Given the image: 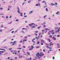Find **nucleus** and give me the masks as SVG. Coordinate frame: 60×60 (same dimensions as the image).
Returning a JSON list of instances; mask_svg holds the SVG:
<instances>
[{
    "mask_svg": "<svg viewBox=\"0 0 60 60\" xmlns=\"http://www.w3.org/2000/svg\"><path fill=\"white\" fill-rule=\"evenodd\" d=\"M36 56L37 57H39V56H44V54H42V52H41L40 54H39V53L38 52V54H36Z\"/></svg>",
    "mask_w": 60,
    "mask_h": 60,
    "instance_id": "nucleus-1",
    "label": "nucleus"
},
{
    "mask_svg": "<svg viewBox=\"0 0 60 60\" xmlns=\"http://www.w3.org/2000/svg\"><path fill=\"white\" fill-rule=\"evenodd\" d=\"M31 48L29 49V50H31L33 49V48H34V46L33 45H31Z\"/></svg>",
    "mask_w": 60,
    "mask_h": 60,
    "instance_id": "nucleus-2",
    "label": "nucleus"
},
{
    "mask_svg": "<svg viewBox=\"0 0 60 60\" xmlns=\"http://www.w3.org/2000/svg\"><path fill=\"white\" fill-rule=\"evenodd\" d=\"M52 39H53L54 40H56V38H55V37L53 36L52 37Z\"/></svg>",
    "mask_w": 60,
    "mask_h": 60,
    "instance_id": "nucleus-3",
    "label": "nucleus"
},
{
    "mask_svg": "<svg viewBox=\"0 0 60 60\" xmlns=\"http://www.w3.org/2000/svg\"><path fill=\"white\" fill-rule=\"evenodd\" d=\"M33 24L35 25V24H34V23H31V24H29V26H32V25H33Z\"/></svg>",
    "mask_w": 60,
    "mask_h": 60,
    "instance_id": "nucleus-4",
    "label": "nucleus"
},
{
    "mask_svg": "<svg viewBox=\"0 0 60 60\" xmlns=\"http://www.w3.org/2000/svg\"><path fill=\"white\" fill-rule=\"evenodd\" d=\"M59 32H60V30L59 29H58V30L56 31L55 32L56 33H57Z\"/></svg>",
    "mask_w": 60,
    "mask_h": 60,
    "instance_id": "nucleus-5",
    "label": "nucleus"
},
{
    "mask_svg": "<svg viewBox=\"0 0 60 60\" xmlns=\"http://www.w3.org/2000/svg\"><path fill=\"white\" fill-rule=\"evenodd\" d=\"M18 10V13H20V12L19 11V8H17Z\"/></svg>",
    "mask_w": 60,
    "mask_h": 60,
    "instance_id": "nucleus-6",
    "label": "nucleus"
},
{
    "mask_svg": "<svg viewBox=\"0 0 60 60\" xmlns=\"http://www.w3.org/2000/svg\"><path fill=\"white\" fill-rule=\"evenodd\" d=\"M35 27V26H33L31 27L32 28H34Z\"/></svg>",
    "mask_w": 60,
    "mask_h": 60,
    "instance_id": "nucleus-7",
    "label": "nucleus"
},
{
    "mask_svg": "<svg viewBox=\"0 0 60 60\" xmlns=\"http://www.w3.org/2000/svg\"><path fill=\"white\" fill-rule=\"evenodd\" d=\"M51 5H52V6H53V5H55V4H53V3H51Z\"/></svg>",
    "mask_w": 60,
    "mask_h": 60,
    "instance_id": "nucleus-8",
    "label": "nucleus"
},
{
    "mask_svg": "<svg viewBox=\"0 0 60 60\" xmlns=\"http://www.w3.org/2000/svg\"><path fill=\"white\" fill-rule=\"evenodd\" d=\"M47 48H48L49 49H52V48L49 47L48 46H47Z\"/></svg>",
    "mask_w": 60,
    "mask_h": 60,
    "instance_id": "nucleus-9",
    "label": "nucleus"
},
{
    "mask_svg": "<svg viewBox=\"0 0 60 60\" xmlns=\"http://www.w3.org/2000/svg\"><path fill=\"white\" fill-rule=\"evenodd\" d=\"M45 23H46V22H44V23H43L41 24V25H44L45 24Z\"/></svg>",
    "mask_w": 60,
    "mask_h": 60,
    "instance_id": "nucleus-10",
    "label": "nucleus"
},
{
    "mask_svg": "<svg viewBox=\"0 0 60 60\" xmlns=\"http://www.w3.org/2000/svg\"><path fill=\"white\" fill-rule=\"evenodd\" d=\"M40 3H39V4H36V6H40Z\"/></svg>",
    "mask_w": 60,
    "mask_h": 60,
    "instance_id": "nucleus-11",
    "label": "nucleus"
},
{
    "mask_svg": "<svg viewBox=\"0 0 60 60\" xmlns=\"http://www.w3.org/2000/svg\"><path fill=\"white\" fill-rule=\"evenodd\" d=\"M41 42L42 43H44V41L43 40H42L41 41Z\"/></svg>",
    "mask_w": 60,
    "mask_h": 60,
    "instance_id": "nucleus-12",
    "label": "nucleus"
},
{
    "mask_svg": "<svg viewBox=\"0 0 60 60\" xmlns=\"http://www.w3.org/2000/svg\"><path fill=\"white\" fill-rule=\"evenodd\" d=\"M52 42H50V43L49 44V45H50V46H51L52 45Z\"/></svg>",
    "mask_w": 60,
    "mask_h": 60,
    "instance_id": "nucleus-13",
    "label": "nucleus"
},
{
    "mask_svg": "<svg viewBox=\"0 0 60 60\" xmlns=\"http://www.w3.org/2000/svg\"><path fill=\"white\" fill-rule=\"evenodd\" d=\"M49 38H51L52 37V36L51 35H50L49 36Z\"/></svg>",
    "mask_w": 60,
    "mask_h": 60,
    "instance_id": "nucleus-14",
    "label": "nucleus"
},
{
    "mask_svg": "<svg viewBox=\"0 0 60 60\" xmlns=\"http://www.w3.org/2000/svg\"><path fill=\"white\" fill-rule=\"evenodd\" d=\"M48 40L49 42H51V40H50V39L48 38Z\"/></svg>",
    "mask_w": 60,
    "mask_h": 60,
    "instance_id": "nucleus-15",
    "label": "nucleus"
},
{
    "mask_svg": "<svg viewBox=\"0 0 60 60\" xmlns=\"http://www.w3.org/2000/svg\"><path fill=\"white\" fill-rule=\"evenodd\" d=\"M0 50H4V51H5V49H0Z\"/></svg>",
    "mask_w": 60,
    "mask_h": 60,
    "instance_id": "nucleus-16",
    "label": "nucleus"
},
{
    "mask_svg": "<svg viewBox=\"0 0 60 60\" xmlns=\"http://www.w3.org/2000/svg\"><path fill=\"white\" fill-rule=\"evenodd\" d=\"M23 41L24 42V41H27V40H25V39H24L23 40Z\"/></svg>",
    "mask_w": 60,
    "mask_h": 60,
    "instance_id": "nucleus-17",
    "label": "nucleus"
},
{
    "mask_svg": "<svg viewBox=\"0 0 60 60\" xmlns=\"http://www.w3.org/2000/svg\"><path fill=\"white\" fill-rule=\"evenodd\" d=\"M18 49H21L22 48H17Z\"/></svg>",
    "mask_w": 60,
    "mask_h": 60,
    "instance_id": "nucleus-18",
    "label": "nucleus"
},
{
    "mask_svg": "<svg viewBox=\"0 0 60 60\" xmlns=\"http://www.w3.org/2000/svg\"><path fill=\"white\" fill-rule=\"evenodd\" d=\"M27 54H28V55H30V53H29V52H27Z\"/></svg>",
    "mask_w": 60,
    "mask_h": 60,
    "instance_id": "nucleus-19",
    "label": "nucleus"
},
{
    "mask_svg": "<svg viewBox=\"0 0 60 60\" xmlns=\"http://www.w3.org/2000/svg\"><path fill=\"white\" fill-rule=\"evenodd\" d=\"M32 12H33V11H31L29 13V14H31V13H32Z\"/></svg>",
    "mask_w": 60,
    "mask_h": 60,
    "instance_id": "nucleus-20",
    "label": "nucleus"
},
{
    "mask_svg": "<svg viewBox=\"0 0 60 60\" xmlns=\"http://www.w3.org/2000/svg\"><path fill=\"white\" fill-rule=\"evenodd\" d=\"M56 30H57V29H58V27H55L54 28Z\"/></svg>",
    "mask_w": 60,
    "mask_h": 60,
    "instance_id": "nucleus-21",
    "label": "nucleus"
},
{
    "mask_svg": "<svg viewBox=\"0 0 60 60\" xmlns=\"http://www.w3.org/2000/svg\"><path fill=\"white\" fill-rule=\"evenodd\" d=\"M48 34V35H50V32H49Z\"/></svg>",
    "mask_w": 60,
    "mask_h": 60,
    "instance_id": "nucleus-22",
    "label": "nucleus"
},
{
    "mask_svg": "<svg viewBox=\"0 0 60 60\" xmlns=\"http://www.w3.org/2000/svg\"><path fill=\"white\" fill-rule=\"evenodd\" d=\"M20 16H23V15H22V13H20Z\"/></svg>",
    "mask_w": 60,
    "mask_h": 60,
    "instance_id": "nucleus-23",
    "label": "nucleus"
},
{
    "mask_svg": "<svg viewBox=\"0 0 60 60\" xmlns=\"http://www.w3.org/2000/svg\"><path fill=\"white\" fill-rule=\"evenodd\" d=\"M45 30H49V29L48 28H46L45 29Z\"/></svg>",
    "mask_w": 60,
    "mask_h": 60,
    "instance_id": "nucleus-24",
    "label": "nucleus"
},
{
    "mask_svg": "<svg viewBox=\"0 0 60 60\" xmlns=\"http://www.w3.org/2000/svg\"><path fill=\"white\" fill-rule=\"evenodd\" d=\"M54 30H51L50 31V32H54Z\"/></svg>",
    "mask_w": 60,
    "mask_h": 60,
    "instance_id": "nucleus-25",
    "label": "nucleus"
},
{
    "mask_svg": "<svg viewBox=\"0 0 60 60\" xmlns=\"http://www.w3.org/2000/svg\"><path fill=\"white\" fill-rule=\"evenodd\" d=\"M40 48V47L39 46H37L36 47L37 49H38V48Z\"/></svg>",
    "mask_w": 60,
    "mask_h": 60,
    "instance_id": "nucleus-26",
    "label": "nucleus"
},
{
    "mask_svg": "<svg viewBox=\"0 0 60 60\" xmlns=\"http://www.w3.org/2000/svg\"><path fill=\"white\" fill-rule=\"evenodd\" d=\"M31 59H32V58H31V57H30V59H28V60H31Z\"/></svg>",
    "mask_w": 60,
    "mask_h": 60,
    "instance_id": "nucleus-27",
    "label": "nucleus"
},
{
    "mask_svg": "<svg viewBox=\"0 0 60 60\" xmlns=\"http://www.w3.org/2000/svg\"><path fill=\"white\" fill-rule=\"evenodd\" d=\"M35 32L36 33H38V31H35Z\"/></svg>",
    "mask_w": 60,
    "mask_h": 60,
    "instance_id": "nucleus-28",
    "label": "nucleus"
},
{
    "mask_svg": "<svg viewBox=\"0 0 60 60\" xmlns=\"http://www.w3.org/2000/svg\"><path fill=\"white\" fill-rule=\"evenodd\" d=\"M15 45V44L14 43H13L12 44V46H13V45Z\"/></svg>",
    "mask_w": 60,
    "mask_h": 60,
    "instance_id": "nucleus-29",
    "label": "nucleus"
},
{
    "mask_svg": "<svg viewBox=\"0 0 60 60\" xmlns=\"http://www.w3.org/2000/svg\"><path fill=\"white\" fill-rule=\"evenodd\" d=\"M58 13H59V11H58V12H57L56 13V14H58Z\"/></svg>",
    "mask_w": 60,
    "mask_h": 60,
    "instance_id": "nucleus-30",
    "label": "nucleus"
},
{
    "mask_svg": "<svg viewBox=\"0 0 60 60\" xmlns=\"http://www.w3.org/2000/svg\"><path fill=\"white\" fill-rule=\"evenodd\" d=\"M42 3H45V1L44 0L42 2Z\"/></svg>",
    "mask_w": 60,
    "mask_h": 60,
    "instance_id": "nucleus-31",
    "label": "nucleus"
},
{
    "mask_svg": "<svg viewBox=\"0 0 60 60\" xmlns=\"http://www.w3.org/2000/svg\"><path fill=\"white\" fill-rule=\"evenodd\" d=\"M57 46H60V45H59V44L58 43H57Z\"/></svg>",
    "mask_w": 60,
    "mask_h": 60,
    "instance_id": "nucleus-32",
    "label": "nucleus"
},
{
    "mask_svg": "<svg viewBox=\"0 0 60 60\" xmlns=\"http://www.w3.org/2000/svg\"><path fill=\"white\" fill-rule=\"evenodd\" d=\"M3 9V8H0V9L2 10Z\"/></svg>",
    "mask_w": 60,
    "mask_h": 60,
    "instance_id": "nucleus-33",
    "label": "nucleus"
},
{
    "mask_svg": "<svg viewBox=\"0 0 60 60\" xmlns=\"http://www.w3.org/2000/svg\"><path fill=\"white\" fill-rule=\"evenodd\" d=\"M21 32L22 33H24V31H23V30L21 31Z\"/></svg>",
    "mask_w": 60,
    "mask_h": 60,
    "instance_id": "nucleus-34",
    "label": "nucleus"
},
{
    "mask_svg": "<svg viewBox=\"0 0 60 60\" xmlns=\"http://www.w3.org/2000/svg\"><path fill=\"white\" fill-rule=\"evenodd\" d=\"M46 11H48V9H47V8H46Z\"/></svg>",
    "mask_w": 60,
    "mask_h": 60,
    "instance_id": "nucleus-35",
    "label": "nucleus"
},
{
    "mask_svg": "<svg viewBox=\"0 0 60 60\" xmlns=\"http://www.w3.org/2000/svg\"><path fill=\"white\" fill-rule=\"evenodd\" d=\"M22 57V56H19V58H21V57Z\"/></svg>",
    "mask_w": 60,
    "mask_h": 60,
    "instance_id": "nucleus-36",
    "label": "nucleus"
},
{
    "mask_svg": "<svg viewBox=\"0 0 60 60\" xmlns=\"http://www.w3.org/2000/svg\"><path fill=\"white\" fill-rule=\"evenodd\" d=\"M12 49V48H11L9 49V50H11V49Z\"/></svg>",
    "mask_w": 60,
    "mask_h": 60,
    "instance_id": "nucleus-37",
    "label": "nucleus"
},
{
    "mask_svg": "<svg viewBox=\"0 0 60 60\" xmlns=\"http://www.w3.org/2000/svg\"><path fill=\"white\" fill-rule=\"evenodd\" d=\"M3 25H1V28H2V27H3Z\"/></svg>",
    "mask_w": 60,
    "mask_h": 60,
    "instance_id": "nucleus-38",
    "label": "nucleus"
},
{
    "mask_svg": "<svg viewBox=\"0 0 60 60\" xmlns=\"http://www.w3.org/2000/svg\"><path fill=\"white\" fill-rule=\"evenodd\" d=\"M0 52H1V53H4V51H0Z\"/></svg>",
    "mask_w": 60,
    "mask_h": 60,
    "instance_id": "nucleus-39",
    "label": "nucleus"
},
{
    "mask_svg": "<svg viewBox=\"0 0 60 60\" xmlns=\"http://www.w3.org/2000/svg\"><path fill=\"white\" fill-rule=\"evenodd\" d=\"M13 43H14L15 44V43H16V41H14Z\"/></svg>",
    "mask_w": 60,
    "mask_h": 60,
    "instance_id": "nucleus-40",
    "label": "nucleus"
},
{
    "mask_svg": "<svg viewBox=\"0 0 60 60\" xmlns=\"http://www.w3.org/2000/svg\"><path fill=\"white\" fill-rule=\"evenodd\" d=\"M47 15H45V16H44V18H45V17H47Z\"/></svg>",
    "mask_w": 60,
    "mask_h": 60,
    "instance_id": "nucleus-41",
    "label": "nucleus"
},
{
    "mask_svg": "<svg viewBox=\"0 0 60 60\" xmlns=\"http://www.w3.org/2000/svg\"><path fill=\"white\" fill-rule=\"evenodd\" d=\"M41 27V26H40L39 27H38V29H39V28H40V27Z\"/></svg>",
    "mask_w": 60,
    "mask_h": 60,
    "instance_id": "nucleus-42",
    "label": "nucleus"
},
{
    "mask_svg": "<svg viewBox=\"0 0 60 60\" xmlns=\"http://www.w3.org/2000/svg\"><path fill=\"white\" fill-rule=\"evenodd\" d=\"M25 29L26 30V29H25V28H23L22 29V30H23V29Z\"/></svg>",
    "mask_w": 60,
    "mask_h": 60,
    "instance_id": "nucleus-43",
    "label": "nucleus"
},
{
    "mask_svg": "<svg viewBox=\"0 0 60 60\" xmlns=\"http://www.w3.org/2000/svg\"><path fill=\"white\" fill-rule=\"evenodd\" d=\"M53 59H55V57L54 56L53 57Z\"/></svg>",
    "mask_w": 60,
    "mask_h": 60,
    "instance_id": "nucleus-44",
    "label": "nucleus"
},
{
    "mask_svg": "<svg viewBox=\"0 0 60 60\" xmlns=\"http://www.w3.org/2000/svg\"><path fill=\"white\" fill-rule=\"evenodd\" d=\"M43 43H41V45H43Z\"/></svg>",
    "mask_w": 60,
    "mask_h": 60,
    "instance_id": "nucleus-45",
    "label": "nucleus"
},
{
    "mask_svg": "<svg viewBox=\"0 0 60 60\" xmlns=\"http://www.w3.org/2000/svg\"><path fill=\"white\" fill-rule=\"evenodd\" d=\"M55 4H56V5H57V3H55Z\"/></svg>",
    "mask_w": 60,
    "mask_h": 60,
    "instance_id": "nucleus-46",
    "label": "nucleus"
},
{
    "mask_svg": "<svg viewBox=\"0 0 60 60\" xmlns=\"http://www.w3.org/2000/svg\"><path fill=\"white\" fill-rule=\"evenodd\" d=\"M16 21H19V19H17V20H16Z\"/></svg>",
    "mask_w": 60,
    "mask_h": 60,
    "instance_id": "nucleus-47",
    "label": "nucleus"
},
{
    "mask_svg": "<svg viewBox=\"0 0 60 60\" xmlns=\"http://www.w3.org/2000/svg\"><path fill=\"white\" fill-rule=\"evenodd\" d=\"M20 46H21V44H20L19 46V47H20Z\"/></svg>",
    "mask_w": 60,
    "mask_h": 60,
    "instance_id": "nucleus-48",
    "label": "nucleus"
},
{
    "mask_svg": "<svg viewBox=\"0 0 60 60\" xmlns=\"http://www.w3.org/2000/svg\"><path fill=\"white\" fill-rule=\"evenodd\" d=\"M57 37H59V35H58L57 36Z\"/></svg>",
    "mask_w": 60,
    "mask_h": 60,
    "instance_id": "nucleus-49",
    "label": "nucleus"
},
{
    "mask_svg": "<svg viewBox=\"0 0 60 60\" xmlns=\"http://www.w3.org/2000/svg\"><path fill=\"white\" fill-rule=\"evenodd\" d=\"M43 51L44 52H45V50L44 49L43 50Z\"/></svg>",
    "mask_w": 60,
    "mask_h": 60,
    "instance_id": "nucleus-50",
    "label": "nucleus"
},
{
    "mask_svg": "<svg viewBox=\"0 0 60 60\" xmlns=\"http://www.w3.org/2000/svg\"><path fill=\"white\" fill-rule=\"evenodd\" d=\"M52 34H55V33H54V32H52Z\"/></svg>",
    "mask_w": 60,
    "mask_h": 60,
    "instance_id": "nucleus-51",
    "label": "nucleus"
},
{
    "mask_svg": "<svg viewBox=\"0 0 60 60\" xmlns=\"http://www.w3.org/2000/svg\"><path fill=\"white\" fill-rule=\"evenodd\" d=\"M40 37L41 38H42V35H41L40 36Z\"/></svg>",
    "mask_w": 60,
    "mask_h": 60,
    "instance_id": "nucleus-52",
    "label": "nucleus"
},
{
    "mask_svg": "<svg viewBox=\"0 0 60 60\" xmlns=\"http://www.w3.org/2000/svg\"><path fill=\"white\" fill-rule=\"evenodd\" d=\"M24 38L25 39H26V38H27V37H25Z\"/></svg>",
    "mask_w": 60,
    "mask_h": 60,
    "instance_id": "nucleus-53",
    "label": "nucleus"
},
{
    "mask_svg": "<svg viewBox=\"0 0 60 60\" xmlns=\"http://www.w3.org/2000/svg\"><path fill=\"white\" fill-rule=\"evenodd\" d=\"M22 42V41H21L20 42V43H21V42Z\"/></svg>",
    "mask_w": 60,
    "mask_h": 60,
    "instance_id": "nucleus-54",
    "label": "nucleus"
},
{
    "mask_svg": "<svg viewBox=\"0 0 60 60\" xmlns=\"http://www.w3.org/2000/svg\"><path fill=\"white\" fill-rule=\"evenodd\" d=\"M39 41H38V43H37V44H39Z\"/></svg>",
    "mask_w": 60,
    "mask_h": 60,
    "instance_id": "nucleus-55",
    "label": "nucleus"
},
{
    "mask_svg": "<svg viewBox=\"0 0 60 60\" xmlns=\"http://www.w3.org/2000/svg\"><path fill=\"white\" fill-rule=\"evenodd\" d=\"M40 34H41V32L39 33V35H40Z\"/></svg>",
    "mask_w": 60,
    "mask_h": 60,
    "instance_id": "nucleus-56",
    "label": "nucleus"
},
{
    "mask_svg": "<svg viewBox=\"0 0 60 60\" xmlns=\"http://www.w3.org/2000/svg\"><path fill=\"white\" fill-rule=\"evenodd\" d=\"M47 7V6H44L45 8L46 7Z\"/></svg>",
    "mask_w": 60,
    "mask_h": 60,
    "instance_id": "nucleus-57",
    "label": "nucleus"
},
{
    "mask_svg": "<svg viewBox=\"0 0 60 60\" xmlns=\"http://www.w3.org/2000/svg\"><path fill=\"white\" fill-rule=\"evenodd\" d=\"M11 22H12V21L11 22H10V23H8V24H11Z\"/></svg>",
    "mask_w": 60,
    "mask_h": 60,
    "instance_id": "nucleus-58",
    "label": "nucleus"
},
{
    "mask_svg": "<svg viewBox=\"0 0 60 60\" xmlns=\"http://www.w3.org/2000/svg\"><path fill=\"white\" fill-rule=\"evenodd\" d=\"M8 7L9 8H11V6H8Z\"/></svg>",
    "mask_w": 60,
    "mask_h": 60,
    "instance_id": "nucleus-59",
    "label": "nucleus"
},
{
    "mask_svg": "<svg viewBox=\"0 0 60 60\" xmlns=\"http://www.w3.org/2000/svg\"><path fill=\"white\" fill-rule=\"evenodd\" d=\"M7 47H4V49H6V48H7Z\"/></svg>",
    "mask_w": 60,
    "mask_h": 60,
    "instance_id": "nucleus-60",
    "label": "nucleus"
},
{
    "mask_svg": "<svg viewBox=\"0 0 60 60\" xmlns=\"http://www.w3.org/2000/svg\"><path fill=\"white\" fill-rule=\"evenodd\" d=\"M23 47L24 48H26V46H23Z\"/></svg>",
    "mask_w": 60,
    "mask_h": 60,
    "instance_id": "nucleus-61",
    "label": "nucleus"
},
{
    "mask_svg": "<svg viewBox=\"0 0 60 60\" xmlns=\"http://www.w3.org/2000/svg\"><path fill=\"white\" fill-rule=\"evenodd\" d=\"M10 59V57H8V59Z\"/></svg>",
    "mask_w": 60,
    "mask_h": 60,
    "instance_id": "nucleus-62",
    "label": "nucleus"
},
{
    "mask_svg": "<svg viewBox=\"0 0 60 60\" xmlns=\"http://www.w3.org/2000/svg\"><path fill=\"white\" fill-rule=\"evenodd\" d=\"M25 14H26V13H24V15H25Z\"/></svg>",
    "mask_w": 60,
    "mask_h": 60,
    "instance_id": "nucleus-63",
    "label": "nucleus"
},
{
    "mask_svg": "<svg viewBox=\"0 0 60 60\" xmlns=\"http://www.w3.org/2000/svg\"><path fill=\"white\" fill-rule=\"evenodd\" d=\"M14 33V31H13L12 32V33Z\"/></svg>",
    "mask_w": 60,
    "mask_h": 60,
    "instance_id": "nucleus-64",
    "label": "nucleus"
}]
</instances>
